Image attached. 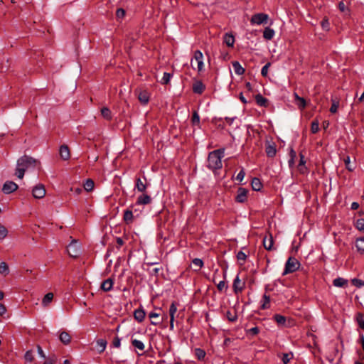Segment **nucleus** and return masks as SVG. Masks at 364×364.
I'll list each match as a JSON object with an SVG mask.
<instances>
[{
	"label": "nucleus",
	"instance_id": "c03bdc74",
	"mask_svg": "<svg viewBox=\"0 0 364 364\" xmlns=\"http://www.w3.org/2000/svg\"><path fill=\"white\" fill-rule=\"evenodd\" d=\"M293 358V354L291 353H283L282 361L283 364H287L290 360Z\"/></svg>",
	"mask_w": 364,
	"mask_h": 364
},
{
	"label": "nucleus",
	"instance_id": "412c9836",
	"mask_svg": "<svg viewBox=\"0 0 364 364\" xmlns=\"http://www.w3.org/2000/svg\"><path fill=\"white\" fill-rule=\"evenodd\" d=\"M355 247L359 253H364V237H360L356 240Z\"/></svg>",
	"mask_w": 364,
	"mask_h": 364
},
{
	"label": "nucleus",
	"instance_id": "7c9ffc66",
	"mask_svg": "<svg viewBox=\"0 0 364 364\" xmlns=\"http://www.w3.org/2000/svg\"><path fill=\"white\" fill-rule=\"evenodd\" d=\"M53 293H48L46 294L42 300V305L43 306H47L53 300Z\"/></svg>",
	"mask_w": 364,
	"mask_h": 364
},
{
	"label": "nucleus",
	"instance_id": "5fc2aeb1",
	"mask_svg": "<svg viewBox=\"0 0 364 364\" xmlns=\"http://www.w3.org/2000/svg\"><path fill=\"white\" fill-rule=\"evenodd\" d=\"M271 65V63H267V64H265L262 70H261V75L263 76V77H267V74H268V70H269V66Z\"/></svg>",
	"mask_w": 364,
	"mask_h": 364
},
{
	"label": "nucleus",
	"instance_id": "72a5a7b5",
	"mask_svg": "<svg viewBox=\"0 0 364 364\" xmlns=\"http://www.w3.org/2000/svg\"><path fill=\"white\" fill-rule=\"evenodd\" d=\"M205 354H206L205 351L202 348H196L195 349V355L200 360H202L204 359Z\"/></svg>",
	"mask_w": 364,
	"mask_h": 364
},
{
	"label": "nucleus",
	"instance_id": "8fccbe9b",
	"mask_svg": "<svg viewBox=\"0 0 364 364\" xmlns=\"http://www.w3.org/2000/svg\"><path fill=\"white\" fill-rule=\"evenodd\" d=\"M338 105H339L338 101L332 100V105H331V107L330 108V112L331 113H336L337 112V110H338Z\"/></svg>",
	"mask_w": 364,
	"mask_h": 364
},
{
	"label": "nucleus",
	"instance_id": "4c0bfd02",
	"mask_svg": "<svg viewBox=\"0 0 364 364\" xmlns=\"http://www.w3.org/2000/svg\"><path fill=\"white\" fill-rule=\"evenodd\" d=\"M94 188V181L88 178L85 181L84 183V188L86 191H91Z\"/></svg>",
	"mask_w": 364,
	"mask_h": 364
},
{
	"label": "nucleus",
	"instance_id": "37998d69",
	"mask_svg": "<svg viewBox=\"0 0 364 364\" xmlns=\"http://www.w3.org/2000/svg\"><path fill=\"white\" fill-rule=\"evenodd\" d=\"M351 283L353 286L360 288L364 287V281L358 278H354L351 280Z\"/></svg>",
	"mask_w": 364,
	"mask_h": 364
},
{
	"label": "nucleus",
	"instance_id": "9b49d317",
	"mask_svg": "<svg viewBox=\"0 0 364 364\" xmlns=\"http://www.w3.org/2000/svg\"><path fill=\"white\" fill-rule=\"evenodd\" d=\"M151 202V198L146 193H142L139 196L136 202L137 205H147Z\"/></svg>",
	"mask_w": 364,
	"mask_h": 364
},
{
	"label": "nucleus",
	"instance_id": "4d7b16f0",
	"mask_svg": "<svg viewBox=\"0 0 364 364\" xmlns=\"http://www.w3.org/2000/svg\"><path fill=\"white\" fill-rule=\"evenodd\" d=\"M193 264L198 267L199 269L203 266V262L201 259L195 258L193 259Z\"/></svg>",
	"mask_w": 364,
	"mask_h": 364
},
{
	"label": "nucleus",
	"instance_id": "e433bc0d",
	"mask_svg": "<svg viewBox=\"0 0 364 364\" xmlns=\"http://www.w3.org/2000/svg\"><path fill=\"white\" fill-rule=\"evenodd\" d=\"M356 322L358 326L364 330V317L361 313H358L356 315Z\"/></svg>",
	"mask_w": 364,
	"mask_h": 364
},
{
	"label": "nucleus",
	"instance_id": "473e14b6",
	"mask_svg": "<svg viewBox=\"0 0 364 364\" xmlns=\"http://www.w3.org/2000/svg\"><path fill=\"white\" fill-rule=\"evenodd\" d=\"M274 319L279 325L285 326L286 324V317L281 314H275Z\"/></svg>",
	"mask_w": 364,
	"mask_h": 364
},
{
	"label": "nucleus",
	"instance_id": "a211bd4d",
	"mask_svg": "<svg viewBox=\"0 0 364 364\" xmlns=\"http://www.w3.org/2000/svg\"><path fill=\"white\" fill-rule=\"evenodd\" d=\"M275 35L274 30L271 28L270 27H266L263 32V37L266 40L270 41L272 40Z\"/></svg>",
	"mask_w": 364,
	"mask_h": 364
},
{
	"label": "nucleus",
	"instance_id": "c85d7f7f",
	"mask_svg": "<svg viewBox=\"0 0 364 364\" xmlns=\"http://www.w3.org/2000/svg\"><path fill=\"white\" fill-rule=\"evenodd\" d=\"M133 220V213L130 210H126L124 213V220L127 224H130L132 223Z\"/></svg>",
	"mask_w": 364,
	"mask_h": 364
},
{
	"label": "nucleus",
	"instance_id": "a878e982",
	"mask_svg": "<svg viewBox=\"0 0 364 364\" xmlns=\"http://www.w3.org/2000/svg\"><path fill=\"white\" fill-rule=\"evenodd\" d=\"M191 124L193 127L200 128V116L197 111H193L191 117Z\"/></svg>",
	"mask_w": 364,
	"mask_h": 364
},
{
	"label": "nucleus",
	"instance_id": "423d86ee",
	"mask_svg": "<svg viewBox=\"0 0 364 364\" xmlns=\"http://www.w3.org/2000/svg\"><path fill=\"white\" fill-rule=\"evenodd\" d=\"M149 183L146 177L144 175L142 178L138 177L135 180L134 189L138 192L144 193L147 188Z\"/></svg>",
	"mask_w": 364,
	"mask_h": 364
},
{
	"label": "nucleus",
	"instance_id": "ea45409f",
	"mask_svg": "<svg viewBox=\"0 0 364 364\" xmlns=\"http://www.w3.org/2000/svg\"><path fill=\"white\" fill-rule=\"evenodd\" d=\"M355 228L360 231H364V219L360 218L355 222Z\"/></svg>",
	"mask_w": 364,
	"mask_h": 364
},
{
	"label": "nucleus",
	"instance_id": "e2e57ef3",
	"mask_svg": "<svg viewBox=\"0 0 364 364\" xmlns=\"http://www.w3.org/2000/svg\"><path fill=\"white\" fill-rule=\"evenodd\" d=\"M245 176V173L244 170L242 169L237 173L236 179L241 182L244 179Z\"/></svg>",
	"mask_w": 364,
	"mask_h": 364
},
{
	"label": "nucleus",
	"instance_id": "de8ad7c7",
	"mask_svg": "<svg viewBox=\"0 0 364 364\" xmlns=\"http://www.w3.org/2000/svg\"><path fill=\"white\" fill-rule=\"evenodd\" d=\"M193 58L198 62L203 60V55L202 52L199 50H197L194 52Z\"/></svg>",
	"mask_w": 364,
	"mask_h": 364
},
{
	"label": "nucleus",
	"instance_id": "69168bd1",
	"mask_svg": "<svg viewBox=\"0 0 364 364\" xmlns=\"http://www.w3.org/2000/svg\"><path fill=\"white\" fill-rule=\"evenodd\" d=\"M37 352L40 357H41L43 358H46L42 348L39 345L37 346Z\"/></svg>",
	"mask_w": 364,
	"mask_h": 364
},
{
	"label": "nucleus",
	"instance_id": "79ce46f5",
	"mask_svg": "<svg viewBox=\"0 0 364 364\" xmlns=\"http://www.w3.org/2000/svg\"><path fill=\"white\" fill-rule=\"evenodd\" d=\"M319 130V123H318V120H314L311 122V132L313 133V134H316L318 132Z\"/></svg>",
	"mask_w": 364,
	"mask_h": 364
},
{
	"label": "nucleus",
	"instance_id": "2eb2a0df",
	"mask_svg": "<svg viewBox=\"0 0 364 364\" xmlns=\"http://www.w3.org/2000/svg\"><path fill=\"white\" fill-rule=\"evenodd\" d=\"M273 245H274V240H273V237L271 234H269V237L265 236L263 238V245H264V247L267 250H272L273 249Z\"/></svg>",
	"mask_w": 364,
	"mask_h": 364
},
{
	"label": "nucleus",
	"instance_id": "58836bf2",
	"mask_svg": "<svg viewBox=\"0 0 364 364\" xmlns=\"http://www.w3.org/2000/svg\"><path fill=\"white\" fill-rule=\"evenodd\" d=\"M9 273V266L4 262L0 263V274L6 275Z\"/></svg>",
	"mask_w": 364,
	"mask_h": 364
},
{
	"label": "nucleus",
	"instance_id": "13d9d810",
	"mask_svg": "<svg viewBox=\"0 0 364 364\" xmlns=\"http://www.w3.org/2000/svg\"><path fill=\"white\" fill-rule=\"evenodd\" d=\"M178 304L176 301H173L169 307V314H176L177 311Z\"/></svg>",
	"mask_w": 364,
	"mask_h": 364
},
{
	"label": "nucleus",
	"instance_id": "bf43d9fd",
	"mask_svg": "<svg viewBox=\"0 0 364 364\" xmlns=\"http://www.w3.org/2000/svg\"><path fill=\"white\" fill-rule=\"evenodd\" d=\"M247 258V255L245 252H243L242 251H239L237 254V259L238 260H243L245 261Z\"/></svg>",
	"mask_w": 364,
	"mask_h": 364
},
{
	"label": "nucleus",
	"instance_id": "a18cd8bd",
	"mask_svg": "<svg viewBox=\"0 0 364 364\" xmlns=\"http://www.w3.org/2000/svg\"><path fill=\"white\" fill-rule=\"evenodd\" d=\"M226 316L228 321L231 322H235L237 320V315L235 312L233 314H232L230 311H228L226 313Z\"/></svg>",
	"mask_w": 364,
	"mask_h": 364
},
{
	"label": "nucleus",
	"instance_id": "f704fd0d",
	"mask_svg": "<svg viewBox=\"0 0 364 364\" xmlns=\"http://www.w3.org/2000/svg\"><path fill=\"white\" fill-rule=\"evenodd\" d=\"M101 114L102 115V117L105 119H106L107 120H110L112 119V113H111L110 109L108 107L102 108Z\"/></svg>",
	"mask_w": 364,
	"mask_h": 364
},
{
	"label": "nucleus",
	"instance_id": "aec40b11",
	"mask_svg": "<svg viewBox=\"0 0 364 364\" xmlns=\"http://www.w3.org/2000/svg\"><path fill=\"white\" fill-rule=\"evenodd\" d=\"M333 284L336 287H346L348 285V280L342 277H337L333 279Z\"/></svg>",
	"mask_w": 364,
	"mask_h": 364
},
{
	"label": "nucleus",
	"instance_id": "3c124183",
	"mask_svg": "<svg viewBox=\"0 0 364 364\" xmlns=\"http://www.w3.org/2000/svg\"><path fill=\"white\" fill-rule=\"evenodd\" d=\"M125 10L122 8L117 9L116 11V16L118 19H122L125 16Z\"/></svg>",
	"mask_w": 364,
	"mask_h": 364
},
{
	"label": "nucleus",
	"instance_id": "49530a36",
	"mask_svg": "<svg viewBox=\"0 0 364 364\" xmlns=\"http://www.w3.org/2000/svg\"><path fill=\"white\" fill-rule=\"evenodd\" d=\"M8 235L7 229L4 226L0 225V240H4Z\"/></svg>",
	"mask_w": 364,
	"mask_h": 364
},
{
	"label": "nucleus",
	"instance_id": "4be33fe9",
	"mask_svg": "<svg viewBox=\"0 0 364 364\" xmlns=\"http://www.w3.org/2000/svg\"><path fill=\"white\" fill-rule=\"evenodd\" d=\"M107 341L105 339H98L96 341V348L100 353L105 351L107 346Z\"/></svg>",
	"mask_w": 364,
	"mask_h": 364
},
{
	"label": "nucleus",
	"instance_id": "cd10ccee",
	"mask_svg": "<svg viewBox=\"0 0 364 364\" xmlns=\"http://www.w3.org/2000/svg\"><path fill=\"white\" fill-rule=\"evenodd\" d=\"M255 100L258 105L266 107L267 103V100L261 94H257L255 96Z\"/></svg>",
	"mask_w": 364,
	"mask_h": 364
},
{
	"label": "nucleus",
	"instance_id": "4468645a",
	"mask_svg": "<svg viewBox=\"0 0 364 364\" xmlns=\"http://www.w3.org/2000/svg\"><path fill=\"white\" fill-rule=\"evenodd\" d=\"M60 156L62 159L68 160L70 157V150L67 145H62L60 147Z\"/></svg>",
	"mask_w": 364,
	"mask_h": 364
},
{
	"label": "nucleus",
	"instance_id": "0e129e2a",
	"mask_svg": "<svg viewBox=\"0 0 364 364\" xmlns=\"http://www.w3.org/2000/svg\"><path fill=\"white\" fill-rule=\"evenodd\" d=\"M219 291H223L225 288H228L225 281H220L217 286Z\"/></svg>",
	"mask_w": 364,
	"mask_h": 364
},
{
	"label": "nucleus",
	"instance_id": "f8f14e48",
	"mask_svg": "<svg viewBox=\"0 0 364 364\" xmlns=\"http://www.w3.org/2000/svg\"><path fill=\"white\" fill-rule=\"evenodd\" d=\"M245 284L242 283L239 276L237 275V277L235 278L233 281L232 288L233 291L235 294H237L238 292H241L242 289H244Z\"/></svg>",
	"mask_w": 364,
	"mask_h": 364
},
{
	"label": "nucleus",
	"instance_id": "6ab92c4d",
	"mask_svg": "<svg viewBox=\"0 0 364 364\" xmlns=\"http://www.w3.org/2000/svg\"><path fill=\"white\" fill-rule=\"evenodd\" d=\"M113 280L111 278H108L105 280L101 284V289L105 291H109L112 289Z\"/></svg>",
	"mask_w": 364,
	"mask_h": 364
},
{
	"label": "nucleus",
	"instance_id": "9d476101",
	"mask_svg": "<svg viewBox=\"0 0 364 364\" xmlns=\"http://www.w3.org/2000/svg\"><path fill=\"white\" fill-rule=\"evenodd\" d=\"M265 151L268 157H274L277 154V148L275 144H270L269 142H267L265 147Z\"/></svg>",
	"mask_w": 364,
	"mask_h": 364
},
{
	"label": "nucleus",
	"instance_id": "c756f323",
	"mask_svg": "<svg viewBox=\"0 0 364 364\" xmlns=\"http://www.w3.org/2000/svg\"><path fill=\"white\" fill-rule=\"evenodd\" d=\"M262 304L261 305V309L264 310L269 308L270 305V296L264 294L262 296Z\"/></svg>",
	"mask_w": 364,
	"mask_h": 364
},
{
	"label": "nucleus",
	"instance_id": "0eeeda50",
	"mask_svg": "<svg viewBox=\"0 0 364 364\" xmlns=\"http://www.w3.org/2000/svg\"><path fill=\"white\" fill-rule=\"evenodd\" d=\"M18 185L11 181H6L2 187V191L4 194H10L18 189Z\"/></svg>",
	"mask_w": 364,
	"mask_h": 364
},
{
	"label": "nucleus",
	"instance_id": "20e7f679",
	"mask_svg": "<svg viewBox=\"0 0 364 364\" xmlns=\"http://www.w3.org/2000/svg\"><path fill=\"white\" fill-rule=\"evenodd\" d=\"M67 250L68 255L72 257H78L81 252L80 246L75 240H72V242L68 245Z\"/></svg>",
	"mask_w": 364,
	"mask_h": 364
},
{
	"label": "nucleus",
	"instance_id": "f257e3e1",
	"mask_svg": "<svg viewBox=\"0 0 364 364\" xmlns=\"http://www.w3.org/2000/svg\"><path fill=\"white\" fill-rule=\"evenodd\" d=\"M224 148L218 149L210 152L208 157L207 167L213 171L220 169L223 166L222 159L224 157Z\"/></svg>",
	"mask_w": 364,
	"mask_h": 364
},
{
	"label": "nucleus",
	"instance_id": "b1692460",
	"mask_svg": "<svg viewBox=\"0 0 364 364\" xmlns=\"http://www.w3.org/2000/svg\"><path fill=\"white\" fill-rule=\"evenodd\" d=\"M252 188L255 191H259L262 188V183L259 178H253L252 180Z\"/></svg>",
	"mask_w": 364,
	"mask_h": 364
},
{
	"label": "nucleus",
	"instance_id": "6e6552de",
	"mask_svg": "<svg viewBox=\"0 0 364 364\" xmlns=\"http://www.w3.org/2000/svg\"><path fill=\"white\" fill-rule=\"evenodd\" d=\"M33 196L36 198H43L46 195V189L44 186L42 184H38L33 188L32 190Z\"/></svg>",
	"mask_w": 364,
	"mask_h": 364
},
{
	"label": "nucleus",
	"instance_id": "c9c22d12",
	"mask_svg": "<svg viewBox=\"0 0 364 364\" xmlns=\"http://www.w3.org/2000/svg\"><path fill=\"white\" fill-rule=\"evenodd\" d=\"M172 76H173V74L165 72L164 73L163 77L160 80V82L162 85H167V84H168L170 80H171V77H172Z\"/></svg>",
	"mask_w": 364,
	"mask_h": 364
},
{
	"label": "nucleus",
	"instance_id": "5701e85b",
	"mask_svg": "<svg viewBox=\"0 0 364 364\" xmlns=\"http://www.w3.org/2000/svg\"><path fill=\"white\" fill-rule=\"evenodd\" d=\"M60 341L65 345L70 343L71 337L66 331H62L59 335Z\"/></svg>",
	"mask_w": 364,
	"mask_h": 364
},
{
	"label": "nucleus",
	"instance_id": "f03ea898",
	"mask_svg": "<svg viewBox=\"0 0 364 364\" xmlns=\"http://www.w3.org/2000/svg\"><path fill=\"white\" fill-rule=\"evenodd\" d=\"M36 160L29 156L23 155L17 160V165L24 170H26L31 167L34 168L36 166Z\"/></svg>",
	"mask_w": 364,
	"mask_h": 364
},
{
	"label": "nucleus",
	"instance_id": "864d4df0",
	"mask_svg": "<svg viewBox=\"0 0 364 364\" xmlns=\"http://www.w3.org/2000/svg\"><path fill=\"white\" fill-rule=\"evenodd\" d=\"M24 358L28 362H32L33 360V355L32 350H27L24 355Z\"/></svg>",
	"mask_w": 364,
	"mask_h": 364
},
{
	"label": "nucleus",
	"instance_id": "774afa93",
	"mask_svg": "<svg viewBox=\"0 0 364 364\" xmlns=\"http://www.w3.org/2000/svg\"><path fill=\"white\" fill-rule=\"evenodd\" d=\"M321 26L323 29H328L329 22L327 19H323L321 22Z\"/></svg>",
	"mask_w": 364,
	"mask_h": 364
},
{
	"label": "nucleus",
	"instance_id": "bb28decb",
	"mask_svg": "<svg viewBox=\"0 0 364 364\" xmlns=\"http://www.w3.org/2000/svg\"><path fill=\"white\" fill-rule=\"evenodd\" d=\"M132 345L136 349L143 351L144 350L145 346L144 343L139 340L137 339H132Z\"/></svg>",
	"mask_w": 364,
	"mask_h": 364
},
{
	"label": "nucleus",
	"instance_id": "1a4fd4ad",
	"mask_svg": "<svg viewBox=\"0 0 364 364\" xmlns=\"http://www.w3.org/2000/svg\"><path fill=\"white\" fill-rule=\"evenodd\" d=\"M247 192L246 188L240 187L237 191V195L235 198V201L240 203L245 202L247 200Z\"/></svg>",
	"mask_w": 364,
	"mask_h": 364
},
{
	"label": "nucleus",
	"instance_id": "2f4dec72",
	"mask_svg": "<svg viewBox=\"0 0 364 364\" xmlns=\"http://www.w3.org/2000/svg\"><path fill=\"white\" fill-rule=\"evenodd\" d=\"M139 100L144 105H146L148 103L149 100V96L148 95V93L145 91L144 92H141L139 94Z\"/></svg>",
	"mask_w": 364,
	"mask_h": 364
},
{
	"label": "nucleus",
	"instance_id": "a19ab883",
	"mask_svg": "<svg viewBox=\"0 0 364 364\" xmlns=\"http://www.w3.org/2000/svg\"><path fill=\"white\" fill-rule=\"evenodd\" d=\"M25 171L26 170L23 169V168H21L20 166H18V165L16 164V172H15V175L18 178H23V176H24V174H25Z\"/></svg>",
	"mask_w": 364,
	"mask_h": 364
},
{
	"label": "nucleus",
	"instance_id": "39448f33",
	"mask_svg": "<svg viewBox=\"0 0 364 364\" xmlns=\"http://www.w3.org/2000/svg\"><path fill=\"white\" fill-rule=\"evenodd\" d=\"M269 18V16L264 13H257L252 16L250 19L251 24H266L267 23V20Z\"/></svg>",
	"mask_w": 364,
	"mask_h": 364
},
{
	"label": "nucleus",
	"instance_id": "6e6d98bb",
	"mask_svg": "<svg viewBox=\"0 0 364 364\" xmlns=\"http://www.w3.org/2000/svg\"><path fill=\"white\" fill-rule=\"evenodd\" d=\"M305 164H306V160H305L304 156L303 154H300V159H299V163L298 166H299V168L301 172L302 171L303 167L304 166Z\"/></svg>",
	"mask_w": 364,
	"mask_h": 364
},
{
	"label": "nucleus",
	"instance_id": "680f3d73",
	"mask_svg": "<svg viewBox=\"0 0 364 364\" xmlns=\"http://www.w3.org/2000/svg\"><path fill=\"white\" fill-rule=\"evenodd\" d=\"M259 332V328L257 326L251 328L250 329L248 330V333H250L252 336H255V335L258 334Z\"/></svg>",
	"mask_w": 364,
	"mask_h": 364
},
{
	"label": "nucleus",
	"instance_id": "f3484780",
	"mask_svg": "<svg viewBox=\"0 0 364 364\" xmlns=\"http://www.w3.org/2000/svg\"><path fill=\"white\" fill-rule=\"evenodd\" d=\"M232 67L234 69V71L236 75H242L245 73V68H242V66L240 65V63L238 61H233L232 63Z\"/></svg>",
	"mask_w": 364,
	"mask_h": 364
},
{
	"label": "nucleus",
	"instance_id": "ddd939ff",
	"mask_svg": "<svg viewBox=\"0 0 364 364\" xmlns=\"http://www.w3.org/2000/svg\"><path fill=\"white\" fill-rule=\"evenodd\" d=\"M146 312L142 307L139 308L134 311V317L139 323L144 320Z\"/></svg>",
	"mask_w": 364,
	"mask_h": 364
},
{
	"label": "nucleus",
	"instance_id": "7ed1b4c3",
	"mask_svg": "<svg viewBox=\"0 0 364 364\" xmlns=\"http://www.w3.org/2000/svg\"><path fill=\"white\" fill-rule=\"evenodd\" d=\"M300 266L299 261L293 257H290L285 264V268L282 275H286L289 273H293L296 271Z\"/></svg>",
	"mask_w": 364,
	"mask_h": 364
},
{
	"label": "nucleus",
	"instance_id": "052dcab7",
	"mask_svg": "<svg viewBox=\"0 0 364 364\" xmlns=\"http://www.w3.org/2000/svg\"><path fill=\"white\" fill-rule=\"evenodd\" d=\"M120 345H121V339L118 336H116L113 340L112 346L115 348H119Z\"/></svg>",
	"mask_w": 364,
	"mask_h": 364
},
{
	"label": "nucleus",
	"instance_id": "338daca9",
	"mask_svg": "<svg viewBox=\"0 0 364 364\" xmlns=\"http://www.w3.org/2000/svg\"><path fill=\"white\" fill-rule=\"evenodd\" d=\"M338 9L339 10L341 11V12H345L346 10H347L346 7V5L345 4L343 3V1H340L338 3Z\"/></svg>",
	"mask_w": 364,
	"mask_h": 364
},
{
	"label": "nucleus",
	"instance_id": "dca6fc26",
	"mask_svg": "<svg viewBox=\"0 0 364 364\" xmlns=\"http://www.w3.org/2000/svg\"><path fill=\"white\" fill-rule=\"evenodd\" d=\"M205 87L203 85V83L202 82V81H200V80L196 81L193 85V91L196 94H199V95L202 94L203 92V91L205 90Z\"/></svg>",
	"mask_w": 364,
	"mask_h": 364
},
{
	"label": "nucleus",
	"instance_id": "393cba45",
	"mask_svg": "<svg viewBox=\"0 0 364 364\" xmlns=\"http://www.w3.org/2000/svg\"><path fill=\"white\" fill-rule=\"evenodd\" d=\"M224 42L228 47H233L235 43V37L230 33H225L224 36Z\"/></svg>",
	"mask_w": 364,
	"mask_h": 364
},
{
	"label": "nucleus",
	"instance_id": "09e8293b",
	"mask_svg": "<svg viewBox=\"0 0 364 364\" xmlns=\"http://www.w3.org/2000/svg\"><path fill=\"white\" fill-rule=\"evenodd\" d=\"M298 107L301 109H303L306 106V102L304 98L301 97L299 101L295 102Z\"/></svg>",
	"mask_w": 364,
	"mask_h": 364
},
{
	"label": "nucleus",
	"instance_id": "603ef678",
	"mask_svg": "<svg viewBox=\"0 0 364 364\" xmlns=\"http://www.w3.org/2000/svg\"><path fill=\"white\" fill-rule=\"evenodd\" d=\"M344 162L346 167L348 171H352L354 169V167L350 164L349 156H347L346 158H344Z\"/></svg>",
	"mask_w": 364,
	"mask_h": 364
}]
</instances>
